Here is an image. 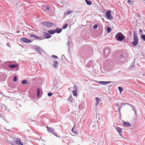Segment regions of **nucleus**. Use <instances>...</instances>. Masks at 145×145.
<instances>
[{
    "label": "nucleus",
    "mask_w": 145,
    "mask_h": 145,
    "mask_svg": "<svg viewBox=\"0 0 145 145\" xmlns=\"http://www.w3.org/2000/svg\"><path fill=\"white\" fill-rule=\"evenodd\" d=\"M133 39L134 41L132 42V44L135 46L138 44V42L137 35L135 32H133Z\"/></svg>",
    "instance_id": "f257e3e1"
},
{
    "label": "nucleus",
    "mask_w": 145,
    "mask_h": 145,
    "mask_svg": "<svg viewBox=\"0 0 145 145\" xmlns=\"http://www.w3.org/2000/svg\"><path fill=\"white\" fill-rule=\"evenodd\" d=\"M116 37L120 41H121L123 40V37H125L124 35L121 33H117L116 36Z\"/></svg>",
    "instance_id": "f03ea898"
},
{
    "label": "nucleus",
    "mask_w": 145,
    "mask_h": 145,
    "mask_svg": "<svg viewBox=\"0 0 145 145\" xmlns=\"http://www.w3.org/2000/svg\"><path fill=\"white\" fill-rule=\"evenodd\" d=\"M111 11H107L106 13V18L110 20L113 19V17L111 15Z\"/></svg>",
    "instance_id": "7ed1b4c3"
},
{
    "label": "nucleus",
    "mask_w": 145,
    "mask_h": 145,
    "mask_svg": "<svg viewBox=\"0 0 145 145\" xmlns=\"http://www.w3.org/2000/svg\"><path fill=\"white\" fill-rule=\"evenodd\" d=\"M42 25L47 27H50L53 25V24L51 22H44L42 23Z\"/></svg>",
    "instance_id": "20e7f679"
},
{
    "label": "nucleus",
    "mask_w": 145,
    "mask_h": 145,
    "mask_svg": "<svg viewBox=\"0 0 145 145\" xmlns=\"http://www.w3.org/2000/svg\"><path fill=\"white\" fill-rule=\"evenodd\" d=\"M47 130L49 132H50L52 133L54 135H55L56 137H57V136L56 134L54 132V130L53 129V128H52L51 127H47Z\"/></svg>",
    "instance_id": "39448f33"
},
{
    "label": "nucleus",
    "mask_w": 145,
    "mask_h": 145,
    "mask_svg": "<svg viewBox=\"0 0 145 145\" xmlns=\"http://www.w3.org/2000/svg\"><path fill=\"white\" fill-rule=\"evenodd\" d=\"M20 39L22 41H23V42L25 43H30L32 42L31 41L25 38H22Z\"/></svg>",
    "instance_id": "423d86ee"
},
{
    "label": "nucleus",
    "mask_w": 145,
    "mask_h": 145,
    "mask_svg": "<svg viewBox=\"0 0 145 145\" xmlns=\"http://www.w3.org/2000/svg\"><path fill=\"white\" fill-rule=\"evenodd\" d=\"M43 35L46 38H50L51 35L49 33L44 32L43 33Z\"/></svg>",
    "instance_id": "0eeeda50"
},
{
    "label": "nucleus",
    "mask_w": 145,
    "mask_h": 145,
    "mask_svg": "<svg viewBox=\"0 0 145 145\" xmlns=\"http://www.w3.org/2000/svg\"><path fill=\"white\" fill-rule=\"evenodd\" d=\"M16 142L17 144L21 145H24L22 142H21V140L17 138L16 140Z\"/></svg>",
    "instance_id": "6e6552de"
},
{
    "label": "nucleus",
    "mask_w": 145,
    "mask_h": 145,
    "mask_svg": "<svg viewBox=\"0 0 145 145\" xmlns=\"http://www.w3.org/2000/svg\"><path fill=\"white\" fill-rule=\"evenodd\" d=\"M117 131L118 132L119 134L121 136L122 135V130L119 127H118L116 128Z\"/></svg>",
    "instance_id": "1a4fd4ad"
},
{
    "label": "nucleus",
    "mask_w": 145,
    "mask_h": 145,
    "mask_svg": "<svg viewBox=\"0 0 145 145\" xmlns=\"http://www.w3.org/2000/svg\"><path fill=\"white\" fill-rule=\"evenodd\" d=\"M9 67L12 68H14L18 67V65L15 64V65H9Z\"/></svg>",
    "instance_id": "9d476101"
},
{
    "label": "nucleus",
    "mask_w": 145,
    "mask_h": 145,
    "mask_svg": "<svg viewBox=\"0 0 145 145\" xmlns=\"http://www.w3.org/2000/svg\"><path fill=\"white\" fill-rule=\"evenodd\" d=\"M110 82L100 81L99 83L101 84L106 85L110 83Z\"/></svg>",
    "instance_id": "9b49d317"
},
{
    "label": "nucleus",
    "mask_w": 145,
    "mask_h": 145,
    "mask_svg": "<svg viewBox=\"0 0 145 145\" xmlns=\"http://www.w3.org/2000/svg\"><path fill=\"white\" fill-rule=\"evenodd\" d=\"M123 125L126 127H129L131 125L130 123H126V122H124L123 123Z\"/></svg>",
    "instance_id": "f8f14e48"
},
{
    "label": "nucleus",
    "mask_w": 145,
    "mask_h": 145,
    "mask_svg": "<svg viewBox=\"0 0 145 145\" xmlns=\"http://www.w3.org/2000/svg\"><path fill=\"white\" fill-rule=\"evenodd\" d=\"M95 99L96 101V105H98L99 104V103L101 101V99L99 98L96 97L95 98Z\"/></svg>",
    "instance_id": "ddd939ff"
},
{
    "label": "nucleus",
    "mask_w": 145,
    "mask_h": 145,
    "mask_svg": "<svg viewBox=\"0 0 145 145\" xmlns=\"http://www.w3.org/2000/svg\"><path fill=\"white\" fill-rule=\"evenodd\" d=\"M58 64V63L57 61H55L54 62L53 65L54 68H57Z\"/></svg>",
    "instance_id": "4468645a"
},
{
    "label": "nucleus",
    "mask_w": 145,
    "mask_h": 145,
    "mask_svg": "<svg viewBox=\"0 0 145 145\" xmlns=\"http://www.w3.org/2000/svg\"><path fill=\"white\" fill-rule=\"evenodd\" d=\"M61 30H62L61 29L56 28L55 29V31L56 32L58 33H59L61 32Z\"/></svg>",
    "instance_id": "2eb2a0df"
},
{
    "label": "nucleus",
    "mask_w": 145,
    "mask_h": 145,
    "mask_svg": "<svg viewBox=\"0 0 145 145\" xmlns=\"http://www.w3.org/2000/svg\"><path fill=\"white\" fill-rule=\"evenodd\" d=\"M37 97H38L40 96V89L38 88L37 89Z\"/></svg>",
    "instance_id": "dca6fc26"
},
{
    "label": "nucleus",
    "mask_w": 145,
    "mask_h": 145,
    "mask_svg": "<svg viewBox=\"0 0 145 145\" xmlns=\"http://www.w3.org/2000/svg\"><path fill=\"white\" fill-rule=\"evenodd\" d=\"M48 32L50 34H53L56 32V31L54 30H49L48 31Z\"/></svg>",
    "instance_id": "f3484780"
},
{
    "label": "nucleus",
    "mask_w": 145,
    "mask_h": 145,
    "mask_svg": "<svg viewBox=\"0 0 145 145\" xmlns=\"http://www.w3.org/2000/svg\"><path fill=\"white\" fill-rule=\"evenodd\" d=\"M85 2L87 4L89 5H90L92 4V2L88 0H86Z\"/></svg>",
    "instance_id": "a211bd4d"
},
{
    "label": "nucleus",
    "mask_w": 145,
    "mask_h": 145,
    "mask_svg": "<svg viewBox=\"0 0 145 145\" xmlns=\"http://www.w3.org/2000/svg\"><path fill=\"white\" fill-rule=\"evenodd\" d=\"M72 93L73 95L74 96H77V91L76 90H75L74 91H73Z\"/></svg>",
    "instance_id": "6ab92c4d"
},
{
    "label": "nucleus",
    "mask_w": 145,
    "mask_h": 145,
    "mask_svg": "<svg viewBox=\"0 0 145 145\" xmlns=\"http://www.w3.org/2000/svg\"><path fill=\"white\" fill-rule=\"evenodd\" d=\"M71 12L72 11L71 10L67 11L65 12V14L67 15H69L71 13Z\"/></svg>",
    "instance_id": "aec40b11"
},
{
    "label": "nucleus",
    "mask_w": 145,
    "mask_h": 145,
    "mask_svg": "<svg viewBox=\"0 0 145 145\" xmlns=\"http://www.w3.org/2000/svg\"><path fill=\"white\" fill-rule=\"evenodd\" d=\"M74 127L72 128L71 130V131L74 134H77V132L74 131Z\"/></svg>",
    "instance_id": "412c9836"
},
{
    "label": "nucleus",
    "mask_w": 145,
    "mask_h": 145,
    "mask_svg": "<svg viewBox=\"0 0 145 145\" xmlns=\"http://www.w3.org/2000/svg\"><path fill=\"white\" fill-rule=\"evenodd\" d=\"M118 89L121 93L123 91V89L122 87H118Z\"/></svg>",
    "instance_id": "4be33fe9"
},
{
    "label": "nucleus",
    "mask_w": 145,
    "mask_h": 145,
    "mask_svg": "<svg viewBox=\"0 0 145 145\" xmlns=\"http://www.w3.org/2000/svg\"><path fill=\"white\" fill-rule=\"evenodd\" d=\"M22 84H25L28 83L27 81L26 80H23L22 81Z\"/></svg>",
    "instance_id": "5701e85b"
},
{
    "label": "nucleus",
    "mask_w": 145,
    "mask_h": 145,
    "mask_svg": "<svg viewBox=\"0 0 145 145\" xmlns=\"http://www.w3.org/2000/svg\"><path fill=\"white\" fill-rule=\"evenodd\" d=\"M111 29L109 27H108L107 28V31L108 33H110L111 31Z\"/></svg>",
    "instance_id": "b1692460"
},
{
    "label": "nucleus",
    "mask_w": 145,
    "mask_h": 145,
    "mask_svg": "<svg viewBox=\"0 0 145 145\" xmlns=\"http://www.w3.org/2000/svg\"><path fill=\"white\" fill-rule=\"evenodd\" d=\"M68 26V24H64L63 26V29H65Z\"/></svg>",
    "instance_id": "393cba45"
},
{
    "label": "nucleus",
    "mask_w": 145,
    "mask_h": 145,
    "mask_svg": "<svg viewBox=\"0 0 145 145\" xmlns=\"http://www.w3.org/2000/svg\"><path fill=\"white\" fill-rule=\"evenodd\" d=\"M141 38L142 39L145 41V35H143L141 36Z\"/></svg>",
    "instance_id": "a878e982"
},
{
    "label": "nucleus",
    "mask_w": 145,
    "mask_h": 145,
    "mask_svg": "<svg viewBox=\"0 0 145 145\" xmlns=\"http://www.w3.org/2000/svg\"><path fill=\"white\" fill-rule=\"evenodd\" d=\"M68 100L70 101L71 102L73 100V98L72 97H70L69 98Z\"/></svg>",
    "instance_id": "bb28decb"
},
{
    "label": "nucleus",
    "mask_w": 145,
    "mask_h": 145,
    "mask_svg": "<svg viewBox=\"0 0 145 145\" xmlns=\"http://www.w3.org/2000/svg\"><path fill=\"white\" fill-rule=\"evenodd\" d=\"M98 27V25L97 24L95 25L93 27V28L94 29H96Z\"/></svg>",
    "instance_id": "cd10ccee"
},
{
    "label": "nucleus",
    "mask_w": 145,
    "mask_h": 145,
    "mask_svg": "<svg viewBox=\"0 0 145 145\" xmlns=\"http://www.w3.org/2000/svg\"><path fill=\"white\" fill-rule=\"evenodd\" d=\"M17 77L16 76H14V79H13V81L15 82H16L17 81Z\"/></svg>",
    "instance_id": "c85d7f7f"
},
{
    "label": "nucleus",
    "mask_w": 145,
    "mask_h": 145,
    "mask_svg": "<svg viewBox=\"0 0 145 145\" xmlns=\"http://www.w3.org/2000/svg\"><path fill=\"white\" fill-rule=\"evenodd\" d=\"M30 37H35L36 38H37V39H38V36H35V35H30Z\"/></svg>",
    "instance_id": "c756f323"
},
{
    "label": "nucleus",
    "mask_w": 145,
    "mask_h": 145,
    "mask_svg": "<svg viewBox=\"0 0 145 145\" xmlns=\"http://www.w3.org/2000/svg\"><path fill=\"white\" fill-rule=\"evenodd\" d=\"M48 96H51L52 95V93H48Z\"/></svg>",
    "instance_id": "7c9ffc66"
},
{
    "label": "nucleus",
    "mask_w": 145,
    "mask_h": 145,
    "mask_svg": "<svg viewBox=\"0 0 145 145\" xmlns=\"http://www.w3.org/2000/svg\"><path fill=\"white\" fill-rule=\"evenodd\" d=\"M52 56L54 58H58L57 56L55 55H52Z\"/></svg>",
    "instance_id": "2f4dec72"
},
{
    "label": "nucleus",
    "mask_w": 145,
    "mask_h": 145,
    "mask_svg": "<svg viewBox=\"0 0 145 145\" xmlns=\"http://www.w3.org/2000/svg\"><path fill=\"white\" fill-rule=\"evenodd\" d=\"M132 2L131 1H130V0H128V1H127V3H129V4H131V3Z\"/></svg>",
    "instance_id": "473e14b6"
},
{
    "label": "nucleus",
    "mask_w": 145,
    "mask_h": 145,
    "mask_svg": "<svg viewBox=\"0 0 145 145\" xmlns=\"http://www.w3.org/2000/svg\"><path fill=\"white\" fill-rule=\"evenodd\" d=\"M50 9V8H49V7L48 6H47L46 7V9L47 10H49Z\"/></svg>",
    "instance_id": "72a5a7b5"
},
{
    "label": "nucleus",
    "mask_w": 145,
    "mask_h": 145,
    "mask_svg": "<svg viewBox=\"0 0 145 145\" xmlns=\"http://www.w3.org/2000/svg\"><path fill=\"white\" fill-rule=\"evenodd\" d=\"M141 31H142V29H140V32H141Z\"/></svg>",
    "instance_id": "f704fd0d"
}]
</instances>
